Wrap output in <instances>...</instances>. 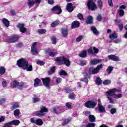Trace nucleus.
I'll return each instance as SVG.
<instances>
[{
    "label": "nucleus",
    "instance_id": "nucleus-62",
    "mask_svg": "<svg viewBox=\"0 0 127 127\" xmlns=\"http://www.w3.org/2000/svg\"><path fill=\"white\" fill-rule=\"evenodd\" d=\"M97 20L98 21H101L102 20V16L100 14H98L97 16Z\"/></svg>",
    "mask_w": 127,
    "mask_h": 127
},
{
    "label": "nucleus",
    "instance_id": "nucleus-25",
    "mask_svg": "<svg viewBox=\"0 0 127 127\" xmlns=\"http://www.w3.org/2000/svg\"><path fill=\"white\" fill-rule=\"evenodd\" d=\"M2 22L4 24L5 26H6V27H8L9 26V21H8V20L7 19L3 18L2 19Z\"/></svg>",
    "mask_w": 127,
    "mask_h": 127
},
{
    "label": "nucleus",
    "instance_id": "nucleus-13",
    "mask_svg": "<svg viewBox=\"0 0 127 127\" xmlns=\"http://www.w3.org/2000/svg\"><path fill=\"white\" fill-rule=\"evenodd\" d=\"M52 11H57V14H60L62 12V10L60 6L56 5L52 8Z\"/></svg>",
    "mask_w": 127,
    "mask_h": 127
},
{
    "label": "nucleus",
    "instance_id": "nucleus-39",
    "mask_svg": "<svg viewBox=\"0 0 127 127\" xmlns=\"http://www.w3.org/2000/svg\"><path fill=\"white\" fill-rule=\"evenodd\" d=\"M59 24V20H56L51 24V26L52 27H55V26H57V25Z\"/></svg>",
    "mask_w": 127,
    "mask_h": 127
},
{
    "label": "nucleus",
    "instance_id": "nucleus-58",
    "mask_svg": "<svg viewBox=\"0 0 127 127\" xmlns=\"http://www.w3.org/2000/svg\"><path fill=\"white\" fill-rule=\"evenodd\" d=\"M117 112V110H116L115 108H112L111 110V113L112 115H114V114H115Z\"/></svg>",
    "mask_w": 127,
    "mask_h": 127
},
{
    "label": "nucleus",
    "instance_id": "nucleus-47",
    "mask_svg": "<svg viewBox=\"0 0 127 127\" xmlns=\"http://www.w3.org/2000/svg\"><path fill=\"white\" fill-rule=\"evenodd\" d=\"M69 99H71V100H74L75 99V94L74 93H70L68 96Z\"/></svg>",
    "mask_w": 127,
    "mask_h": 127
},
{
    "label": "nucleus",
    "instance_id": "nucleus-16",
    "mask_svg": "<svg viewBox=\"0 0 127 127\" xmlns=\"http://www.w3.org/2000/svg\"><path fill=\"white\" fill-rule=\"evenodd\" d=\"M66 9L68 12H72L74 9H73V4L72 3H68L66 6Z\"/></svg>",
    "mask_w": 127,
    "mask_h": 127
},
{
    "label": "nucleus",
    "instance_id": "nucleus-55",
    "mask_svg": "<svg viewBox=\"0 0 127 127\" xmlns=\"http://www.w3.org/2000/svg\"><path fill=\"white\" fill-rule=\"evenodd\" d=\"M85 127H95V124L89 123L88 124H87Z\"/></svg>",
    "mask_w": 127,
    "mask_h": 127
},
{
    "label": "nucleus",
    "instance_id": "nucleus-28",
    "mask_svg": "<svg viewBox=\"0 0 127 127\" xmlns=\"http://www.w3.org/2000/svg\"><path fill=\"white\" fill-rule=\"evenodd\" d=\"M41 82V80L38 78H36L34 80V87H38L39 86V83Z\"/></svg>",
    "mask_w": 127,
    "mask_h": 127
},
{
    "label": "nucleus",
    "instance_id": "nucleus-5",
    "mask_svg": "<svg viewBox=\"0 0 127 127\" xmlns=\"http://www.w3.org/2000/svg\"><path fill=\"white\" fill-rule=\"evenodd\" d=\"M47 112H48L47 108L43 106L41 108L40 111L34 112V115H36L37 117H44V113H47Z\"/></svg>",
    "mask_w": 127,
    "mask_h": 127
},
{
    "label": "nucleus",
    "instance_id": "nucleus-51",
    "mask_svg": "<svg viewBox=\"0 0 127 127\" xmlns=\"http://www.w3.org/2000/svg\"><path fill=\"white\" fill-rule=\"evenodd\" d=\"M119 15L120 16H124L125 15V11L123 9H120L119 10Z\"/></svg>",
    "mask_w": 127,
    "mask_h": 127
},
{
    "label": "nucleus",
    "instance_id": "nucleus-31",
    "mask_svg": "<svg viewBox=\"0 0 127 127\" xmlns=\"http://www.w3.org/2000/svg\"><path fill=\"white\" fill-rule=\"evenodd\" d=\"M5 73V68L3 66L0 67V75H3Z\"/></svg>",
    "mask_w": 127,
    "mask_h": 127
},
{
    "label": "nucleus",
    "instance_id": "nucleus-29",
    "mask_svg": "<svg viewBox=\"0 0 127 127\" xmlns=\"http://www.w3.org/2000/svg\"><path fill=\"white\" fill-rule=\"evenodd\" d=\"M91 30H92V31L94 33V34H95V35H98L99 34V32L98 31V30H97V28H96V27H95L94 26L91 27Z\"/></svg>",
    "mask_w": 127,
    "mask_h": 127
},
{
    "label": "nucleus",
    "instance_id": "nucleus-63",
    "mask_svg": "<svg viewBox=\"0 0 127 127\" xmlns=\"http://www.w3.org/2000/svg\"><path fill=\"white\" fill-rule=\"evenodd\" d=\"M80 65H81V66L86 65V62L85 61H80Z\"/></svg>",
    "mask_w": 127,
    "mask_h": 127
},
{
    "label": "nucleus",
    "instance_id": "nucleus-56",
    "mask_svg": "<svg viewBox=\"0 0 127 127\" xmlns=\"http://www.w3.org/2000/svg\"><path fill=\"white\" fill-rule=\"evenodd\" d=\"M30 122L32 123V124H36V120H35V118H32L30 119Z\"/></svg>",
    "mask_w": 127,
    "mask_h": 127
},
{
    "label": "nucleus",
    "instance_id": "nucleus-34",
    "mask_svg": "<svg viewBox=\"0 0 127 127\" xmlns=\"http://www.w3.org/2000/svg\"><path fill=\"white\" fill-rule=\"evenodd\" d=\"M55 72V67L53 66L51 67L50 69V71L48 72V75H51Z\"/></svg>",
    "mask_w": 127,
    "mask_h": 127
},
{
    "label": "nucleus",
    "instance_id": "nucleus-26",
    "mask_svg": "<svg viewBox=\"0 0 127 127\" xmlns=\"http://www.w3.org/2000/svg\"><path fill=\"white\" fill-rule=\"evenodd\" d=\"M93 23V17L92 16H88L86 19V23L87 24H91V23Z\"/></svg>",
    "mask_w": 127,
    "mask_h": 127
},
{
    "label": "nucleus",
    "instance_id": "nucleus-14",
    "mask_svg": "<svg viewBox=\"0 0 127 127\" xmlns=\"http://www.w3.org/2000/svg\"><path fill=\"white\" fill-rule=\"evenodd\" d=\"M17 27L19 28V31L22 33H25L26 32V28L24 27V24H19Z\"/></svg>",
    "mask_w": 127,
    "mask_h": 127
},
{
    "label": "nucleus",
    "instance_id": "nucleus-8",
    "mask_svg": "<svg viewBox=\"0 0 127 127\" xmlns=\"http://www.w3.org/2000/svg\"><path fill=\"white\" fill-rule=\"evenodd\" d=\"M97 106V101H89L85 103V107L88 109H93Z\"/></svg>",
    "mask_w": 127,
    "mask_h": 127
},
{
    "label": "nucleus",
    "instance_id": "nucleus-11",
    "mask_svg": "<svg viewBox=\"0 0 127 127\" xmlns=\"http://www.w3.org/2000/svg\"><path fill=\"white\" fill-rule=\"evenodd\" d=\"M18 40V36H13L11 37H9L7 39V42L9 43H13L16 42Z\"/></svg>",
    "mask_w": 127,
    "mask_h": 127
},
{
    "label": "nucleus",
    "instance_id": "nucleus-15",
    "mask_svg": "<svg viewBox=\"0 0 127 127\" xmlns=\"http://www.w3.org/2000/svg\"><path fill=\"white\" fill-rule=\"evenodd\" d=\"M52 112L55 114H61L63 112V108L62 107H58L53 109Z\"/></svg>",
    "mask_w": 127,
    "mask_h": 127
},
{
    "label": "nucleus",
    "instance_id": "nucleus-43",
    "mask_svg": "<svg viewBox=\"0 0 127 127\" xmlns=\"http://www.w3.org/2000/svg\"><path fill=\"white\" fill-rule=\"evenodd\" d=\"M114 68L112 66H109L107 70V72L108 74V75H110V74H111V72L113 71Z\"/></svg>",
    "mask_w": 127,
    "mask_h": 127
},
{
    "label": "nucleus",
    "instance_id": "nucleus-52",
    "mask_svg": "<svg viewBox=\"0 0 127 127\" xmlns=\"http://www.w3.org/2000/svg\"><path fill=\"white\" fill-rule=\"evenodd\" d=\"M112 83V81L110 80H106L103 82L104 85H109Z\"/></svg>",
    "mask_w": 127,
    "mask_h": 127
},
{
    "label": "nucleus",
    "instance_id": "nucleus-61",
    "mask_svg": "<svg viewBox=\"0 0 127 127\" xmlns=\"http://www.w3.org/2000/svg\"><path fill=\"white\" fill-rule=\"evenodd\" d=\"M4 120H5V117H1L0 118V123H2V122H4Z\"/></svg>",
    "mask_w": 127,
    "mask_h": 127
},
{
    "label": "nucleus",
    "instance_id": "nucleus-10",
    "mask_svg": "<svg viewBox=\"0 0 127 127\" xmlns=\"http://www.w3.org/2000/svg\"><path fill=\"white\" fill-rule=\"evenodd\" d=\"M37 44L36 42H34L32 45L31 53L32 55H37L38 54V51L37 50V48H36Z\"/></svg>",
    "mask_w": 127,
    "mask_h": 127
},
{
    "label": "nucleus",
    "instance_id": "nucleus-21",
    "mask_svg": "<svg viewBox=\"0 0 127 127\" xmlns=\"http://www.w3.org/2000/svg\"><path fill=\"white\" fill-rule=\"evenodd\" d=\"M46 54L49 55V56H51V57H54V56H55V54H56V53L52 52L50 49H48L46 51Z\"/></svg>",
    "mask_w": 127,
    "mask_h": 127
},
{
    "label": "nucleus",
    "instance_id": "nucleus-20",
    "mask_svg": "<svg viewBox=\"0 0 127 127\" xmlns=\"http://www.w3.org/2000/svg\"><path fill=\"white\" fill-rule=\"evenodd\" d=\"M98 111L100 113H105L106 110L105 109V107H104L102 104H98Z\"/></svg>",
    "mask_w": 127,
    "mask_h": 127
},
{
    "label": "nucleus",
    "instance_id": "nucleus-41",
    "mask_svg": "<svg viewBox=\"0 0 127 127\" xmlns=\"http://www.w3.org/2000/svg\"><path fill=\"white\" fill-rule=\"evenodd\" d=\"M59 75H63V76H67L68 73L65 72V70H60L59 72Z\"/></svg>",
    "mask_w": 127,
    "mask_h": 127
},
{
    "label": "nucleus",
    "instance_id": "nucleus-38",
    "mask_svg": "<svg viewBox=\"0 0 127 127\" xmlns=\"http://www.w3.org/2000/svg\"><path fill=\"white\" fill-rule=\"evenodd\" d=\"M109 37L110 38H111V39H115L117 38V37H118V36L117 35L116 33H113L112 34L110 35Z\"/></svg>",
    "mask_w": 127,
    "mask_h": 127
},
{
    "label": "nucleus",
    "instance_id": "nucleus-6",
    "mask_svg": "<svg viewBox=\"0 0 127 127\" xmlns=\"http://www.w3.org/2000/svg\"><path fill=\"white\" fill-rule=\"evenodd\" d=\"M42 81L44 86H45L47 89H50V81H51L50 77L42 78Z\"/></svg>",
    "mask_w": 127,
    "mask_h": 127
},
{
    "label": "nucleus",
    "instance_id": "nucleus-30",
    "mask_svg": "<svg viewBox=\"0 0 127 127\" xmlns=\"http://www.w3.org/2000/svg\"><path fill=\"white\" fill-rule=\"evenodd\" d=\"M89 120L91 123H94L96 121V117L94 115H89Z\"/></svg>",
    "mask_w": 127,
    "mask_h": 127
},
{
    "label": "nucleus",
    "instance_id": "nucleus-24",
    "mask_svg": "<svg viewBox=\"0 0 127 127\" xmlns=\"http://www.w3.org/2000/svg\"><path fill=\"white\" fill-rule=\"evenodd\" d=\"M62 35L63 37H67L68 35V30H67V29L63 28L62 29Z\"/></svg>",
    "mask_w": 127,
    "mask_h": 127
},
{
    "label": "nucleus",
    "instance_id": "nucleus-4",
    "mask_svg": "<svg viewBox=\"0 0 127 127\" xmlns=\"http://www.w3.org/2000/svg\"><path fill=\"white\" fill-rule=\"evenodd\" d=\"M96 0H88L87 1V7L91 10H96L97 7L95 3Z\"/></svg>",
    "mask_w": 127,
    "mask_h": 127
},
{
    "label": "nucleus",
    "instance_id": "nucleus-1",
    "mask_svg": "<svg viewBox=\"0 0 127 127\" xmlns=\"http://www.w3.org/2000/svg\"><path fill=\"white\" fill-rule=\"evenodd\" d=\"M17 64L18 67L22 68L24 70H26L29 72L32 71V65H28V62L26 61V60L21 59L17 61Z\"/></svg>",
    "mask_w": 127,
    "mask_h": 127
},
{
    "label": "nucleus",
    "instance_id": "nucleus-23",
    "mask_svg": "<svg viewBox=\"0 0 127 127\" xmlns=\"http://www.w3.org/2000/svg\"><path fill=\"white\" fill-rule=\"evenodd\" d=\"M84 77H85L86 78H84L83 79H81V81H82L83 82H85V83H88L89 82L88 78H90V74L85 72L84 73Z\"/></svg>",
    "mask_w": 127,
    "mask_h": 127
},
{
    "label": "nucleus",
    "instance_id": "nucleus-46",
    "mask_svg": "<svg viewBox=\"0 0 127 127\" xmlns=\"http://www.w3.org/2000/svg\"><path fill=\"white\" fill-rule=\"evenodd\" d=\"M51 39L52 40V44H56V43H57V41L55 37H52Z\"/></svg>",
    "mask_w": 127,
    "mask_h": 127
},
{
    "label": "nucleus",
    "instance_id": "nucleus-22",
    "mask_svg": "<svg viewBox=\"0 0 127 127\" xmlns=\"http://www.w3.org/2000/svg\"><path fill=\"white\" fill-rule=\"evenodd\" d=\"M80 25V23L78 21H74L71 24V28H77V27H79V25Z\"/></svg>",
    "mask_w": 127,
    "mask_h": 127
},
{
    "label": "nucleus",
    "instance_id": "nucleus-19",
    "mask_svg": "<svg viewBox=\"0 0 127 127\" xmlns=\"http://www.w3.org/2000/svg\"><path fill=\"white\" fill-rule=\"evenodd\" d=\"M102 62V60L98 59H94L91 61V63L92 65H96L98 63H101Z\"/></svg>",
    "mask_w": 127,
    "mask_h": 127
},
{
    "label": "nucleus",
    "instance_id": "nucleus-36",
    "mask_svg": "<svg viewBox=\"0 0 127 127\" xmlns=\"http://www.w3.org/2000/svg\"><path fill=\"white\" fill-rule=\"evenodd\" d=\"M33 103H38V102H40V98L35 95L33 98Z\"/></svg>",
    "mask_w": 127,
    "mask_h": 127
},
{
    "label": "nucleus",
    "instance_id": "nucleus-53",
    "mask_svg": "<svg viewBox=\"0 0 127 127\" xmlns=\"http://www.w3.org/2000/svg\"><path fill=\"white\" fill-rule=\"evenodd\" d=\"M62 81V78L59 77L56 79V82L57 84H60Z\"/></svg>",
    "mask_w": 127,
    "mask_h": 127
},
{
    "label": "nucleus",
    "instance_id": "nucleus-2",
    "mask_svg": "<svg viewBox=\"0 0 127 127\" xmlns=\"http://www.w3.org/2000/svg\"><path fill=\"white\" fill-rule=\"evenodd\" d=\"M115 93H121V89L113 88L108 90L106 93V96L109 100V103H110V104H115L114 99L111 98L112 96H114V94H115Z\"/></svg>",
    "mask_w": 127,
    "mask_h": 127
},
{
    "label": "nucleus",
    "instance_id": "nucleus-48",
    "mask_svg": "<svg viewBox=\"0 0 127 127\" xmlns=\"http://www.w3.org/2000/svg\"><path fill=\"white\" fill-rule=\"evenodd\" d=\"M5 101H6V99L5 98H0V106L2 105V104H4V103H5Z\"/></svg>",
    "mask_w": 127,
    "mask_h": 127
},
{
    "label": "nucleus",
    "instance_id": "nucleus-7",
    "mask_svg": "<svg viewBox=\"0 0 127 127\" xmlns=\"http://www.w3.org/2000/svg\"><path fill=\"white\" fill-rule=\"evenodd\" d=\"M101 68H103L102 64L98 65L96 68H94L93 67H90L89 68V73L90 74H97V73L99 72V70H100V69H101Z\"/></svg>",
    "mask_w": 127,
    "mask_h": 127
},
{
    "label": "nucleus",
    "instance_id": "nucleus-17",
    "mask_svg": "<svg viewBox=\"0 0 127 127\" xmlns=\"http://www.w3.org/2000/svg\"><path fill=\"white\" fill-rule=\"evenodd\" d=\"M108 57V59H110V60H112L113 61H120V58H119L118 57H117L115 55H109Z\"/></svg>",
    "mask_w": 127,
    "mask_h": 127
},
{
    "label": "nucleus",
    "instance_id": "nucleus-3",
    "mask_svg": "<svg viewBox=\"0 0 127 127\" xmlns=\"http://www.w3.org/2000/svg\"><path fill=\"white\" fill-rule=\"evenodd\" d=\"M55 62H57L58 64L62 65V64H64L66 65L67 67H69L70 66V64L71 63L69 59L65 58V57H58L56 60Z\"/></svg>",
    "mask_w": 127,
    "mask_h": 127
},
{
    "label": "nucleus",
    "instance_id": "nucleus-37",
    "mask_svg": "<svg viewBox=\"0 0 127 127\" xmlns=\"http://www.w3.org/2000/svg\"><path fill=\"white\" fill-rule=\"evenodd\" d=\"M69 122H70V119H65L62 123V126H66V125L69 124Z\"/></svg>",
    "mask_w": 127,
    "mask_h": 127
},
{
    "label": "nucleus",
    "instance_id": "nucleus-18",
    "mask_svg": "<svg viewBox=\"0 0 127 127\" xmlns=\"http://www.w3.org/2000/svg\"><path fill=\"white\" fill-rule=\"evenodd\" d=\"M20 123V122H19V120H13L11 122H8L7 123V125H8L9 126H10L11 125H14V126H18V125H19Z\"/></svg>",
    "mask_w": 127,
    "mask_h": 127
},
{
    "label": "nucleus",
    "instance_id": "nucleus-42",
    "mask_svg": "<svg viewBox=\"0 0 127 127\" xmlns=\"http://www.w3.org/2000/svg\"><path fill=\"white\" fill-rule=\"evenodd\" d=\"M20 112L19 111V110L18 109H16L14 111V115L15 116V117H18V116H19V114H20Z\"/></svg>",
    "mask_w": 127,
    "mask_h": 127
},
{
    "label": "nucleus",
    "instance_id": "nucleus-9",
    "mask_svg": "<svg viewBox=\"0 0 127 127\" xmlns=\"http://www.w3.org/2000/svg\"><path fill=\"white\" fill-rule=\"evenodd\" d=\"M41 0H28L27 5L29 8L32 7L35 3H40Z\"/></svg>",
    "mask_w": 127,
    "mask_h": 127
},
{
    "label": "nucleus",
    "instance_id": "nucleus-54",
    "mask_svg": "<svg viewBox=\"0 0 127 127\" xmlns=\"http://www.w3.org/2000/svg\"><path fill=\"white\" fill-rule=\"evenodd\" d=\"M65 107L67 109H71L72 108V105H71V104H70V103H69V102H67L65 103Z\"/></svg>",
    "mask_w": 127,
    "mask_h": 127
},
{
    "label": "nucleus",
    "instance_id": "nucleus-60",
    "mask_svg": "<svg viewBox=\"0 0 127 127\" xmlns=\"http://www.w3.org/2000/svg\"><path fill=\"white\" fill-rule=\"evenodd\" d=\"M108 3L110 6H113V0H108Z\"/></svg>",
    "mask_w": 127,
    "mask_h": 127
},
{
    "label": "nucleus",
    "instance_id": "nucleus-57",
    "mask_svg": "<svg viewBox=\"0 0 127 127\" xmlns=\"http://www.w3.org/2000/svg\"><path fill=\"white\" fill-rule=\"evenodd\" d=\"M7 84V81H3L2 82V86L3 88H6V85Z\"/></svg>",
    "mask_w": 127,
    "mask_h": 127
},
{
    "label": "nucleus",
    "instance_id": "nucleus-40",
    "mask_svg": "<svg viewBox=\"0 0 127 127\" xmlns=\"http://www.w3.org/2000/svg\"><path fill=\"white\" fill-rule=\"evenodd\" d=\"M19 107V105L18 103H15L12 104V106L11 107V110H15V109H16L17 108H18Z\"/></svg>",
    "mask_w": 127,
    "mask_h": 127
},
{
    "label": "nucleus",
    "instance_id": "nucleus-33",
    "mask_svg": "<svg viewBox=\"0 0 127 127\" xmlns=\"http://www.w3.org/2000/svg\"><path fill=\"white\" fill-rule=\"evenodd\" d=\"M18 85H19V82L16 80H14V81H13L12 82V86H13V88H16L17 87V86H18Z\"/></svg>",
    "mask_w": 127,
    "mask_h": 127
},
{
    "label": "nucleus",
    "instance_id": "nucleus-44",
    "mask_svg": "<svg viewBox=\"0 0 127 127\" xmlns=\"http://www.w3.org/2000/svg\"><path fill=\"white\" fill-rule=\"evenodd\" d=\"M38 32L39 34H43V33L46 32V30L45 29H40L38 30Z\"/></svg>",
    "mask_w": 127,
    "mask_h": 127
},
{
    "label": "nucleus",
    "instance_id": "nucleus-12",
    "mask_svg": "<svg viewBox=\"0 0 127 127\" xmlns=\"http://www.w3.org/2000/svg\"><path fill=\"white\" fill-rule=\"evenodd\" d=\"M87 52L90 54L95 55V54H97V53L99 52V49H98L97 48L92 47L87 50Z\"/></svg>",
    "mask_w": 127,
    "mask_h": 127
},
{
    "label": "nucleus",
    "instance_id": "nucleus-32",
    "mask_svg": "<svg viewBox=\"0 0 127 127\" xmlns=\"http://www.w3.org/2000/svg\"><path fill=\"white\" fill-rule=\"evenodd\" d=\"M123 97V94L120 93L119 94H115L113 95V97L114 99H121Z\"/></svg>",
    "mask_w": 127,
    "mask_h": 127
},
{
    "label": "nucleus",
    "instance_id": "nucleus-45",
    "mask_svg": "<svg viewBox=\"0 0 127 127\" xmlns=\"http://www.w3.org/2000/svg\"><path fill=\"white\" fill-rule=\"evenodd\" d=\"M103 82L100 78L97 77L96 79V84L97 85H101Z\"/></svg>",
    "mask_w": 127,
    "mask_h": 127
},
{
    "label": "nucleus",
    "instance_id": "nucleus-50",
    "mask_svg": "<svg viewBox=\"0 0 127 127\" xmlns=\"http://www.w3.org/2000/svg\"><path fill=\"white\" fill-rule=\"evenodd\" d=\"M18 87L20 90H22V88H24V83L23 82L19 83Z\"/></svg>",
    "mask_w": 127,
    "mask_h": 127
},
{
    "label": "nucleus",
    "instance_id": "nucleus-59",
    "mask_svg": "<svg viewBox=\"0 0 127 127\" xmlns=\"http://www.w3.org/2000/svg\"><path fill=\"white\" fill-rule=\"evenodd\" d=\"M45 63L44 62L42 61H38L37 62V64H38V65H40L41 66H42V65H44Z\"/></svg>",
    "mask_w": 127,
    "mask_h": 127
},
{
    "label": "nucleus",
    "instance_id": "nucleus-64",
    "mask_svg": "<svg viewBox=\"0 0 127 127\" xmlns=\"http://www.w3.org/2000/svg\"><path fill=\"white\" fill-rule=\"evenodd\" d=\"M10 13L12 15H15V11L14 10H11Z\"/></svg>",
    "mask_w": 127,
    "mask_h": 127
},
{
    "label": "nucleus",
    "instance_id": "nucleus-35",
    "mask_svg": "<svg viewBox=\"0 0 127 127\" xmlns=\"http://www.w3.org/2000/svg\"><path fill=\"white\" fill-rule=\"evenodd\" d=\"M80 57H82V58H85V57H87V51H83L82 53L80 54Z\"/></svg>",
    "mask_w": 127,
    "mask_h": 127
},
{
    "label": "nucleus",
    "instance_id": "nucleus-49",
    "mask_svg": "<svg viewBox=\"0 0 127 127\" xmlns=\"http://www.w3.org/2000/svg\"><path fill=\"white\" fill-rule=\"evenodd\" d=\"M103 4H104V3L103 2V1H102L101 0H98V5L100 8L103 7Z\"/></svg>",
    "mask_w": 127,
    "mask_h": 127
},
{
    "label": "nucleus",
    "instance_id": "nucleus-27",
    "mask_svg": "<svg viewBox=\"0 0 127 127\" xmlns=\"http://www.w3.org/2000/svg\"><path fill=\"white\" fill-rule=\"evenodd\" d=\"M35 125H37V126H42L43 125L42 120L41 119H36Z\"/></svg>",
    "mask_w": 127,
    "mask_h": 127
}]
</instances>
